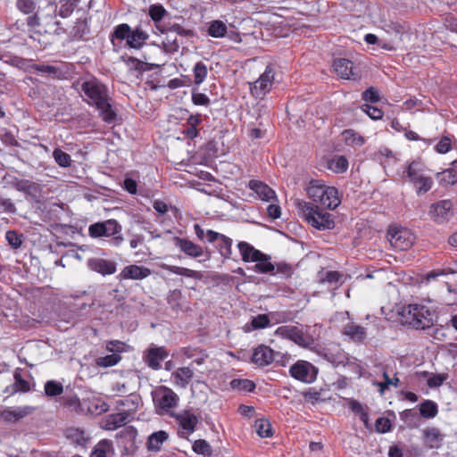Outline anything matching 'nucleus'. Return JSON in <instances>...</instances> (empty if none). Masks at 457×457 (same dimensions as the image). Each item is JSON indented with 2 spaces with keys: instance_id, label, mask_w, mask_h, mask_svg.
I'll list each match as a JSON object with an SVG mask.
<instances>
[{
  "instance_id": "obj_1",
  "label": "nucleus",
  "mask_w": 457,
  "mask_h": 457,
  "mask_svg": "<svg viewBox=\"0 0 457 457\" xmlns=\"http://www.w3.org/2000/svg\"><path fill=\"white\" fill-rule=\"evenodd\" d=\"M82 91L87 97V103L93 104L99 111V115L104 122H114L117 117L115 110L110 104L107 88L96 79L82 84Z\"/></svg>"
},
{
  "instance_id": "obj_2",
  "label": "nucleus",
  "mask_w": 457,
  "mask_h": 457,
  "mask_svg": "<svg viewBox=\"0 0 457 457\" xmlns=\"http://www.w3.org/2000/svg\"><path fill=\"white\" fill-rule=\"evenodd\" d=\"M403 320L416 329H425L433 326L435 312L426 305L411 303L400 312Z\"/></svg>"
},
{
  "instance_id": "obj_3",
  "label": "nucleus",
  "mask_w": 457,
  "mask_h": 457,
  "mask_svg": "<svg viewBox=\"0 0 457 457\" xmlns=\"http://www.w3.org/2000/svg\"><path fill=\"white\" fill-rule=\"evenodd\" d=\"M296 207L303 218L313 228L325 230L331 229L335 222L331 215L312 203L298 200Z\"/></svg>"
},
{
  "instance_id": "obj_4",
  "label": "nucleus",
  "mask_w": 457,
  "mask_h": 457,
  "mask_svg": "<svg viewBox=\"0 0 457 457\" xmlns=\"http://www.w3.org/2000/svg\"><path fill=\"white\" fill-rule=\"evenodd\" d=\"M307 195L314 203L320 204L331 210H335L341 203L338 190L335 187L326 186L320 180L310 182Z\"/></svg>"
},
{
  "instance_id": "obj_5",
  "label": "nucleus",
  "mask_w": 457,
  "mask_h": 457,
  "mask_svg": "<svg viewBox=\"0 0 457 457\" xmlns=\"http://www.w3.org/2000/svg\"><path fill=\"white\" fill-rule=\"evenodd\" d=\"M151 395L157 414L170 416V413H174L172 409L178 406L179 396L171 388L159 386L152 391Z\"/></svg>"
},
{
  "instance_id": "obj_6",
  "label": "nucleus",
  "mask_w": 457,
  "mask_h": 457,
  "mask_svg": "<svg viewBox=\"0 0 457 457\" xmlns=\"http://www.w3.org/2000/svg\"><path fill=\"white\" fill-rule=\"evenodd\" d=\"M121 225L113 219L103 222H96L89 226L88 234L92 237H111L110 243L114 246H119L124 241L121 234Z\"/></svg>"
},
{
  "instance_id": "obj_7",
  "label": "nucleus",
  "mask_w": 457,
  "mask_h": 457,
  "mask_svg": "<svg viewBox=\"0 0 457 457\" xmlns=\"http://www.w3.org/2000/svg\"><path fill=\"white\" fill-rule=\"evenodd\" d=\"M114 37L120 40L126 39V43L129 47L139 49L145 45L149 36L140 28L131 29L128 24L122 23L114 29L112 40Z\"/></svg>"
},
{
  "instance_id": "obj_8",
  "label": "nucleus",
  "mask_w": 457,
  "mask_h": 457,
  "mask_svg": "<svg viewBox=\"0 0 457 457\" xmlns=\"http://www.w3.org/2000/svg\"><path fill=\"white\" fill-rule=\"evenodd\" d=\"M275 334L281 337L289 339L302 347H310L314 344L313 337L309 334L308 328L293 325L278 327Z\"/></svg>"
},
{
  "instance_id": "obj_9",
  "label": "nucleus",
  "mask_w": 457,
  "mask_h": 457,
  "mask_svg": "<svg viewBox=\"0 0 457 457\" xmlns=\"http://www.w3.org/2000/svg\"><path fill=\"white\" fill-rule=\"evenodd\" d=\"M387 238L390 245L399 251H406L414 243V235L407 228L392 226L387 232Z\"/></svg>"
},
{
  "instance_id": "obj_10",
  "label": "nucleus",
  "mask_w": 457,
  "mask_h": 457,
  "mask_svg": "<svg viewBox=\"0 0 457 457\" xmlns=\"http://www.w3.org/2000/svg\"><path fill=\"white\" fill-rule=\"evenodd\" d=\"M406 173L410 181L414 185L418 194L426 193L432 187L433 180L430 177L424 175L420 162H412L410 163Z\"/></svg>"
},
{
  "instance_id": "obj_11",
  "label": "nucleus",
  "mask_w": 457,
  "mask_h": 457,
  "mask_svg": "<svg viewBox=\"0 0 457 457\" xmlns=\"http://www.w3.org/2000/svg\"><path fill=\"white\" fill-rule=\"evenodd\" d=\"M27 24L29 28V38L37 44L40 48H46L52 44V38H49V35L43 31L42 23L37 14L29 17Z\"/></svg>"
},
{
  "instance_id": "obj_12",
  "label": "nucleus",
  "mask_w": 457,
  "mask_h": 457,
  "mask_svg": "<svg viewBox=\"0 0 457 457\" xmlns=\"http://www.w3.org/2000/svg\"><path fill=\"white\" fill-rule=\"evenodd\" d=\"M289 372L294 378L310 384L316 379L318 370L306 361H298L290 367Z\"/></svg>"
},
{
  "instance_id": "obj_13",
  "label": "nucleus",
  "mask_w": 457,
  "mask_h": 457,
  "mask_svg": "<svg viewBox=\"0 0 457 457\" xmlns=\"http://www.w3.org/2000/svg\"><path fill=\"white\" fill-rule=\"evenodd\" d=\"M274 70L271 66H267L265 71L251 86V92L255 97H262L269 92L274 80Z\"/></svg>"
},
{
  "instance_id": "obj_14",
  "label": "nucleus",
  "mask_w": 457,
  "mask_h": 457,
  "mask_svg": "<svg viewBox=\"0 0 457 457\" xmlns=\"http://www.w3.org/2000/svg\"><path fill=\"white\" fill-rule=\"evenodd\" d=\"M179 423L182 433L191 435L195 432L196 426L199 422V418L190 410H183L179 413H170Z\"/></svg>"
},
{
  "instance_id": "obj_15",
  "label": "nucleus",
  "mask_w": 457,
  "mask_h": 457,
  "mask_svg": "<svg viewBox=\"0 0 457 457\" xmlns=\"http://www.w3.org/2000/svg\"><path fill=\"white\" fill-rule=\"evenodd\" d=\"M453 205L450 200H441L433 204L429 214L437 223L448 221L453 215Z\"/></svg>"
},
{
  "instance_id": "obj_16",
  "label": "nucleus",
  "mask_w": 457,
  "mask_h": 457,
  "mask_svg": "<svg viewBox=\"0 0 457 457\" xmlns=\"http://www.w3.org/2000/svg\"><path fill=\"white\" fill-rule=\"evenodd\" d=\"M35 411L32 406L8 407L0 411V418L7 422H17L18 420L30 415Z\"/></svg>"
},
{
  "instance_id": "obj_17",
  "label": "nucleus",
  "mask_w": 457,
  "mask_h": 457,
  "mask_svg": "<svg viewBox=\"0 0 457 457\" xmlns=\"http://www.w3.org/2000/svg\"><path fill=\"white\" fill-rule=\"evenodd\" d=\"M194 377V370L190 367H180L174 370L171 375V380L175 386L187 388Z\"/></svg>"
},
{
  "instance_id": "obj_18",
  "label": "nucleus",
  "mask_w": 457,
  "mask_h": 457,
  "mask_svg": "<svg viewBox=\"0 0 457 457\" xmlns=\"http://www.w3.org/2000/svg\"><path fill=\"white\" fill-rule=\"evenodd\" d=\"M151 273V270L146 267L131 264L122 269L120 277L122 279L140 280L149 277Z\"/></svg>"
},
{
  "instance_id": "obj_19",
  "label": "nucleus",
  "mask_w": 457,
  "mask_h": 457,
  "mask_svg": "<svg viewBox=\"0 0 457 457\" xmlns=\"http://www.w3.org/2000/svg\"><path fill=\"white\" fill-rule=\"evenodd\" d=\"M275 354L271 348L262 345L253 350L252 361L258 366H266L274 361Z\"/></svg>"
},
{
  "instance_id": "obj_20",
  "label": "nucleus",
  "mask_w": 457,
  "mask_h": 457,
  "mask_svg": "<svg viewBox=\"0 0 457 457\" xmlns=\"http://www.w3.org/2000/svg\"><path fill=\"white\" fill-rule=\"evenodd\" d=\"M87 266L90 270L102 274L103 276L112 275L116 271V263L112 261L93 258L88 260Z\"/></svg>"
},
{
  "instance_id": "obj_21",
  "label": "nucleus",
  "mask_w": 457,
  "mask_h": 457,
  "mask_svg": "<svg viewBox=\"0 0 457 457\" xmlns=\"http://www.w3.org/2000/svg\"><path fill=\"white\" fill-rule=\"evenodd\" d=\"M168 356L163 347H154L148 349L144 356L145 363L153 370H158L161 362Z\"/></svg>"
},
{
  "instance_id": "obj_22",
  "label": "nucleus",
  "mask_w": 457,
  "mask_h": 457,
  "mask_svg": "<svg viewBox=\"0 0 457 457\" xmlns=\"http://www.w3.org/2000/svg\"><path fill=\"white\" fill-rule=\"evenodd\" d=\"M334 71L342 79H355L357 74L354 71L353 62L345 58H339L334 61Z\"/></svg>"
},
{
  "instance_id": "obj_23",
  "label": "nucleus",
  "mask_w": 457,
  "mask_h": 457,
  "mask_svg": "<svg viewBox=\"0 0 457 457\" xmlns=\"http://www.w3.org/2000/svg\"><path fill=\"white\" fill-rule=\"evenodd\" d=\"M237 247L242 255V260L245 262H254L255 261H262L260 258L264 257L263 253L255 249L253 245L246 242H239Z\"/></svg>"
},
{
  "instance_id": "obj_24",
  "label": "nucleus",
  "mask_w": 457,
  "mask_h": 457,
  "mask_svg": "<svg viewBox=\"0 0 457 457\" xmlns=\"http://www.w3.org/2000/svg\"><path fill=\"white\" fill-rule=\"evenodd\" d=\"M174 240L175 245L187 255L191 257H199L204 253L203 248L190 240L180 237H175Z\"/></svg>"
},
{
  "instance_id": "obj_25",
  "label": "nucleus",
  "mask_w": 457,
  "mask_h": 457,
  "mask_svg": "<svg viewBox=\"0 0 457 457\" xmlns=\"http://www.w3.org/2000/svg\"><path fill=\"white\" fill-rule=\"evenodd\" d=\"M249 187L253 190L263 201H270L276 198V194L268 185L259 180H250Z\"/></svg>"
},
{
  "instance_id": "obj_26",
  "label": "nucleus",
  "mask_w": 457,
  "mask_h": 457,
  "mask_svg": "<svg viewBox=\"0 0 457 457\" xmlns=\"http://www.w3.org/2000/svg\"><path fill=\"white\" fill-rule=\"evenodd\" d=\"M424 442L429 448L440 447L445 436L436 428H428L423 431Z\"/></svg>"
},
{
  "instance_id": "obj_27",
  "label": "nucleus",
  "mask_w": 457,
  "mask_h": 457,
  "mask_svg": "<svg viewBox=\"0 0 457 457\" xmlns=\"http://www.w3.org/2000/svg\"><path fill=\"white\" fill-rule=\"evenodd\" d=\"M114 454L115 451L112 442L104 439L95 446L90 457H112Z\"/></svg>"
},
{
  "instance_id": "obj_28",
  "label": "nucleus",
  "mask_w": 457,
  "mask_h": 457,
  "mask_svg": "<svg viewBox=\"0 0 457 457\" xmlns=\"http://www.w3.org/2000/svg\"><path fill=\"white\" fill-rule=\"evenodd\" d=\"M157 29L160 30L162 34L170 33L172 35L176 34L181 37H188L192 35V30L184 29L179 23H165L162 26H157Z\"/></svg>"
},
{
  "instance_id": "obj_29",
  "label": "nucleus",
  "mask_w": 457,
  "mask_h": 457,
  "mask_svg": "<svg viewBox=\"0 0 457 457\" xmlns=\"http://www.w3.org/2000/svg\"><path fill=\"white\" fill-rule=\"evenodd\" d=\"M344 333L354 341H362L366 337L365 328L350 322L345 326Z\"/></svg>"
},
{
  "instance_id": "obj_30",
  "label": "nucleus",
  "mask_w": 457,
  "mask_h": 457,
  "mask_svg": "<svg viewBox=\"0 0 457 457\" xmlns=\"http://www.w3.org/2000/svg\"><path fill=\"white\" fill-rule=\"evenodd\" d=\"M162 268L165 269L166 270H168L171 273L177 274V275L185 276L187 278H196V279H200L202 278V274L199 271L193 270H190L187 268L173 266V265H167V264H164L162 266Z\"/></svg>"
},
{
  "instance_id": "obj_31",
  "label": "nucleus",
  "mask_w": 457,
  "mask_h": 457,
  "mask_svg": "<svg viewBox=\"0 0 457 457\" xmlns=\"http://www.w3.org/2000/svg\"><path fill=\"white\" fill-rule=\"evenodd\" d=\"M328 167L335 173H343L348 169V161L345 156L337 155L328 161Z\"/></svg>"
},
{
  "instance_id": "obj_32",
  "label": "nucleus",
  "mask_w": 457,
  "mask_h": 457,
  "mask_svg": "<svg viewBox=\"0 0 457 457\" xmlns=\"http://www.w3.org/2000/svg\"><path fill=\"white\" fill-rule=\"evenodd\" d=\"M270 325V319L266 314H259L253 317L251 323L245 325L244 329L245 332H250L253 329L265 328Z\"/></svg>"
},
{
  "instance_id": "obj_33",
  "label": "nucleus",
  "mask_w": 457,
  "mask_h": 457,
  "mask_svg": "<svg viewBox=\"0 0 457 457\" xmlns=\"http://www.w3.org/2000/svg\"><path fill=\"white\" fill-rule=\"evenodd\" d=\"M168 438V434L165 431H158L153 433L147 442V448L151 451H159L162 443Z\"/></svg>"
},
{
  "instance_id": "obj_34",
  "label": "nucleus",
  "mask_w": 457,
  "mask_h": 457,
  "mask_svg": "<svg viewBox=\"0 0 457 457\" xmlns=\"http://www.w3.org/2000/svg\"><path fill=\"white\" fill-rule=\"evenodd\" d=\"M202 122V116L200 114L190 115L187 120V129L184 132L186 137L194 139L198 136L196 127Z\"/></svg>"
},
{
  "instance_id": "obj_35",
  "label": "nucleus",
  "mask_w": 457,
  "mask_h": 457,
  "mask_svg": "<svg viewBox=\"0 0 457 457\" xmlns=\"http://www.w3.org/2000/svg\"><path fill=\"white\" fill-rule=\"evenodd\" d=\"M127 414L123 412L110 415L106 421L104 428L107 430H114L126 423Z\"/></svg>"
},
{
  "instance_id": "obj_36",
  "label": "nucleus",
  "mask_w": 457,
  "mask_h": 457,
  "mask_svg": "<svg viewBox=\"0 0 457 457\" xmlns=\"http://www.w3.org/2000/svg\"><path fill=\"white\" fill-rule=\"evenodd\" d=\"M262 261H255L254 271L262 274L273 273L275 270V265L270 262V257L264 253V257H261Z\"/></svg>"
},
{
  "instance_id": "obj_37",
  "label": "nucleus",
  "mask_w": 457,
  "mask_h": 457,
  "mask_svg": "<svg viewBox=\"0 0 457 457\" xmlns=\"http://www.w3.org/2000/svg\"><path fill=\"white\" fill-rule=\"evenodd\" d=\"M66 436L78 445H85L87 437L83 430L76 428H71L66 430Z\"/></svg>"
},
{
  "instance_id": "obj_38",
  "label": "nucleus",
  "mask_w": 457,
  "mask_h": 457,
  "mask_svg": "<svg viewBox=\"0 0 457 457\" xmlns=\"http://www.w3.org/2000/svg\"><path fill=\"white\" fill-rule=\"evenodd\" d=\"M164 39L162 40L163 49L166 53L173 54L179 51L180 43L179 42L177 36L170 33H164Z\"/></svg>"
},
{
  "instance_id": "obj_39",
  "label": "nucleus",
  "mask_w": 457,
  "mask_h": 457,
  "mask_svg": "<svg viewBox=\"0 0 457 457\" xmlns=\"http://www.w3.org/2000/svg\"><path fill=\"white\" fill-rule=\"evenodd\" d=\"M342 138L348 145H362L364 139L353 129H345L342 133Z\"/></svg>"
},
{
  "instance_id": "obj_40",
  "label": "nucleus",
  "mask_w": 457,
  "mask_h": 457,
  "mask_svg": "<svg viewBox=\"0 0 457 457\" xmlns=\"http://www.w3.org/2000/svg\"><path fill=\"white\" fill-rule=\"evenodd\" d=\"M230 386L240 392H252L255 384L249 379L235 378L230 382Z\"/></svg>"
},
{
  "instance_id": "obj_41",
  "label": "nucleus",
  "mask_w": 457,
  "mask_h": 457,
  "mask_svg": "<svg viewBox=\"0 0 457 457\" xmlns=\"http://www.w3.org/2000/svg\"><path fill=\"white\" fill-rule=\"evenodd\" d=\"M420 411L422 417L431 419L437 414V405L436 403L427 400L420 405Z\"/></svg>"
},
{
  "instance_id": "obj_42",
  "label": "nucleus",
  "mask_w": 457,
  "mask_h": 457,
  "mask_svg": "<svg viewBox=\"0 0 457 457\" xmlns=\"http://www.w3.org/2000/svg\"><path fill=\"white\" fill-rule=\"evenodd\" d=\"M255 430L261 437H270L272 436L271 425L268 420L259 419L254 424Z\"/></svg>"
},
{
  "instance_id": "obj_43",
  "label": "nucleus",
  "mask_w": 457,
  "mask_h": 457,
  "mask_svg": "<svg viewBox=\"0 0 457 457\" xmlns=\"http://www.w3.org/2000/svg\"><path fill=\"white\" fill-rule=\"evenodd\" d=\"M194 81L195 85L202 84L207 77L208 70L203 62H198L193 68Z\"/></svg>"
},
{
  "instance_id": "obj_44",
  "label": "nucleus",
  "mask_w": 457,
  "mask_h": 457,
  "mask_svg": "<svg viewBox=\"0 0 457 457\" xmlns=\"http://www.w3.org/2000/svg\"><path fill=\"white\" fill-rule=\"evenodd\" d=\"M50 20V21H46L45 23L40 21L42 23L43 31L49 35V38H51L53 35H60L62 32V28L59 26V22L55 20V17L52 16Z\"/></svg>"
},
{
  "instance_id": "obj_45",
  "label": "nucleus",
  "mask_w": 457,
  "mask_h": 457,
  "mask_svg": "<svg viewBox=\"0 0 457 457\" xmlns=\"http://www.w3.org/2000/svg\"><path fill=\"white\" fill-rule=\"evenodd\" d=\"M227 33V26L221 21H213L208 29V34L212 37H222Z\"/></svg>"
},
{
  "instance_id": "obj_46",
  "label": "nucleus",
  "mask_w": 457,
  "mask_h": 457,
  "mask_svg": "<svg viewBox=\"0 0 457 457\" xmlns=\"http://www.w3.org/2000/svg\"><path fill=\"white\" fill-rule=\"evenodd\" d=\"M120 360H121V357L120 354L111 353V354H107L104 357H98L96 360V364L98 367L108 368V367L116 365Z\"/></svg>"
},
{
  "instance_id": "obj_47",
  "label": "nucleus",
  "mask_w": 457,
  "mask_h": 457,
  "mask_svg": "<svg viewBox=\"0 0 457 457\" xmlns=\"http://www.w3.org/2000/svg\"><path fill=\"white\" fill-rule=\"evenodd\" d=\"M420 375L427 378V383L429 387L440 386L446 379V376L444 374H433L428 371H423Z\"/></svg>"
},
{
  "instance_id": "obj_48",
  "label": "nucleus",
  "mask_w": 457,
  "mask_h": 457,
  "mask_svg": "<svg viewBox=\"0 0 457 457\" xmlns=\"http://www.w3.org/2000/svg\"><path fill=\"white\" fill-rule=\"evenodd\" d=\"M219 252L226 259L230 258L232 253V239L225 235H222L220 238Z\"/></svg>"
},
{
  "instance_id": "obj_49",
  "label": "nucleus",
  "mask_w": 457,
  "mask_h": 457,
  "mask_svg": "<svg viewBox=\"0 0 457 457\" xmlns=\"http://www.w3.org/2000/svg\"><path fill=\"white\" fill-rule=\"evenodd\" d=\"M63 386L62 383L55 380H49L45 384V393L47 396L54 397L62 395Z\"/></svg>"
},
{
  "instance_id": "obj_50",
  "label": "nucleus",
  "mask_w": 457,
  "mask_h": 457,
  "mask_svg": "<svg viewBox=\"0 0 457 457\" xmlns=\"http://www.w3.org/2000/svg\"><path fill=\"white\" fill-rule=\"evenodd\" d=\"M440 182L445 185H453L457 182V170L454 168L447 169L441 173H437Z\"/></svg>"
},
{
  "instance_id": "obj_51",
  "label": "nucleus",
  "mask_w": 457,
  "mask_h": 457,
  "mask_svg": "<svg viewBox=\"0 0 457 457\" xmlns=\"http://www.w3.org/2000/svg\"><path fill=\"white\" fill-rule=\"evenodd\" d=\"M193 451L197 454L204 456H210L212 454L211 445L204 439H198L194 442Z\"/></svg>"
},
{
  "instance_id": "obj_52",
  "label": "nucleus",
  "mask_w": 457,
  "mask_h": 457,
  "mask_svg": "<svg viewBox=\"0 0 457 457\" xmlns=\"http://www.w3.org/2000/svg\"><path fill=\"white\" fill-rule=\"evenodd\" d=\"M167 14V11L162 4H152L149 7V15L154 22L161 21Z\"/></svg>"
},
{
  "instance_id": "obj_53",
  "label": "nucleus",
  "mask_w": 457,
  "mask_h": 457,
  "mask_svg": "<svg viewBox=\"0 0 457 457\" xmlns=\"http://www.w3.org/2000/svg\"><path fill=\"white\" fill-rule=\"evenodd\" d=\"M53 156L54 161L61 166V167H69L71 165V156L67 153L63 152L62 150L57 148L54 151Z\"/></svg>"
},
{
  "instance_id": "obj_54",
  "label": "nucleus",
  "mask_w": 457,
  "mask_h": 457,
  "mask_svg": "<svg viewBox=\"0 0 457 457\" xmlns=\"http://www.w3.org/2000/svg\"><path fill=\"white\" fill-rule=\"evenodd\" d=\"M77 0H64L62 2L59 15L62 18L69 17L74 11Z\"/></svg>"
},
{
  "instance_id": "obj_55",
  "label": "nucleus",
  "mask_w": 457,
  "mask_h": 457,
  "mask_svg": "<svg viewBox=\"0 0 457 457\" xmlns=\"http://www.w3.org/2000/svg\"><path fill=\"white\" fill-rule=\"evenodd\" d=\"M14 384L13 387L15 391L28 392L30 389L29 384L27 380L23 379L19 371L14 373Z\"/></svg>"
},
{
  "instance_id": "obj_56",
  "label": "nucleus",
  "mask_w": 457,
  "mask_h": 457,
  "mask_svg": "<svg viewBox=\"0 0 457 457\" xmlns=\"http://www.w3.org/2000/svg\"><path fill=\"white\" fill-rule=\"evenodd\" d=\"M349 406H350V409L359 414L360 416V419L362 422H364L365 424L368 423V420H369V415L368 413L363 410L361 404L355 401V400H351L350 403H349Z\"/></svg>"
},
{
  "instance_id": "obj_57",
  "label": "nucleus",
  "mask_w": 457,
  "mask_h": 457,
  "mask_svg": "<svg viewBox=\"0 0 457 457\" xmlns=\"http://www.w3.org/2000/svg\"><path fill=\"white\" fill-rule=\"evenodd\" d=\"M17 8L25 14L32 13L36 9L34 0H17Z\"/></svg>"
},
{
  "instance_id": "obj_58",
  "label": "nucleus",
  "mask_w": 457,
  "mask_h": 457,
  "mask_svg": "<svg viewBox=\"0 0 457 457\" xmlns=\"http://www.w3.org/2000/svg\"><path fill=\"white\" fill-rule=\"evenodd\" d=\"M452 138L448 136L443 137L436 145V151L439 154H446L451 150Z\"/></svg>"
},
{
  "instance_id": "obj_59",
  "label": "nucleus",
  "mask_w": 457,
  "mask_h": 457,
  "mask_svg": "<svg viewBox=\"0 0 457 457\" xmlns=\"http://www.w3.org/2000/svg\"><path fill=\"white\" fill-rule=\"evenodd\" d=\"M361 110L366 112L372 120H379L383 116V112L380 109L370 104H363L361 106Z\"/></svg>"
},
{
  "instance_id": "obj_60",
  "label": "nucleus",
  "mask_w": 457,
  "mask_h": 457,
  "mask_svg": "<svg viewBox=\"0 0 457 457\" xmlns=\"http://www.w3.org/2000/svg\"><path fill=\"white\" fill-rule=\"evenodd\" d=\"M5 237H6V240L8 241V243L13 248H19L21 245V244H22V240L21 238V236L19 234H17L13 230L7 231Z\"/></svg>"
},
{
  "instance_id": "obj_61",
  "label": "nucleus",
  "mask_w": 457,
  "mask_h": 457,
  "mask_svg": "<svg viewBox=\"0 0 457 457\" xmlns=\"http://www.w3.org/2000/svg\"><path fill=\"white\" fill-rule=\"evenodd\" d=\"M362 99L366 102L377 103L379 101V95L373 87H369L362 93Z\"/></svg>"
},
{
  "instance_id": "obj_62",
  "label": "nucleus",
  "mask_w": 457,
  "mask_h": 457,
  "mask_svg": "<svg viewBox=\"0 0 457 457\" xmlns=\"http://www.w3.org/2000/svg\"><path fill=\"white\" fill-rule=\"evenodd\" d=\"M126 345L120 341H110L106 344V350L112 353H118L123 352Z\"/></svg>"
},
{
  "instance_id": "obj_63",
  "label": "nucleus",
  "mask_w": 457,
  "mask_h": 457,
  "mask_svg": "<svg viewBox=\"0 0 457 457\" xmlns=\"http://www.w3.org/2000/svg\"><path fill=\"white\" fill-rule=\"evenodd\" d=\"M275 270L277 274H281L285 278H289L293 273L292 267L287 263H278Z\"/></svg>"
},
{
  "instance_id": "obj_64",
  "label": "nucleus",
  "mask_w": 457,
  "mask_h": 457,
  "mask_svg": "<svg viewBox=\"0 0 457 457\" xmlns=\"http://www.w3.org/2000/svg\"><path fill=\"white\" fill-rule=\"evenodd\" d=\"M192 101L195 105H208L210 103L209 97L203 93H193Z\"/></svg>"
}]
</instances>
